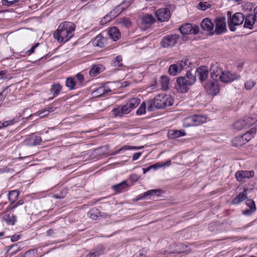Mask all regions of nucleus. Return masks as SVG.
Returning a JSON list of instances; mask_svg holds the SVG:
<instances>
[{"instance_id":"nucleus-1","label":"nucleus","mask_w":257,"mask_h":257,"mask_svg":"<svg viewBox=\"0 0 257 257\" xmlns=\"http://www.w3.org/2000/svg\"><path fill=\"white\" fill-rule=\"evenodd\" d=\"M75 28V26L72 23L64 22L59 26L53 36L59 43H65L72 37Z\"/></svg>"},{"instance_id":"nucleus-2","label":"nucleus","mask_w":257,"mask_h":257,"mask_svg":"<svg viewBox=\"0 0 257 257\" xmlns=\"http://www.w3.org/2000/svg\"><path fill=\"white\" fill-rule=\"evenodd\" d=\"M196 80V74L188 70L184 76L177 78L176 81L179 87L178 89L182 93L187 92Z\"/></svg>"},{"instance_id":"nucleus-3","label":"nucleus","mask_w":257,"mask_h":257,"mask_svg":"<svg viewBox=\"0 0 257 257\" xmlns=\"http://www.w3.org/2000/svg\"><path fill=\"white\" fill-rule=\"evenodd\" d=\"M227 17L228 27L231 32L235 31L236 27L241 25L244 20V16L241 13H236L232 15V12L228 11Z\"/></svg>"},{"instance_id":"nucleus-4","label":"nucleus","mask_w":257,"mask_h":257,"mask_svg":"<svg viewBox=\"0 0 257 257\" xmlns=\"http://www.w3.org/2000/svg\"><path fill=\"white\" fill-rule=\"evenodd\" d=\"M153 100L155 107L158 109L171 106L174 102L173 99L170 95L164 94L157 95Z\"/></svg>"},{"instance_id":"nucleus-5","label":"nucleus","mask_w":257,"mask_h":257,"mask_svg":"<svg viewBox=\"0 0 257 257\" xmlns=\"http://www.w3.org/2000/svg\"><path fill=\"white\" fill-rule=\"evenodd\" d=\"M215 29L212 35L214 34L220 35L227 31L226 26V19L225 17H216L214 20Z\"/></svg>"},{"instance_id":"nucleus-6","label":"nucleus","mask_w":257,"mask_h":257,"mask_svg":"<svg viewBox=\"0 0 257 257\" xmlns=\"http://www.w3.org/2000/svg\"><path fill=\"white\" fill-rule=\"evenodd\" d=\"M256 121V119L251 117L245 116L242 119L236 121L232 126L235 130L239 131L251 126Z\"/></svg>"},{"instance_id":"nucleus-7","label":"nucleus","mask_w":257,"mask_h":257,"mask_svg":"<svg viewBox=\"0 0 257 257\" xmlns=\"http://www.w3.org/2000/svg\"><path fill=\"white\" fill-rule=\"evenodd\" d=\"M180 37V35L176 34L167 35L162 39L160 45L164 48L172 47L177 44Z\"/></svg>"},{"instance_id":"nucleus-8","label":"nucleus","mask_w":257,"mask_h":257,"mask_svg":"<svg viewBox=\"0 0 257 257\" xmlns=\"http://www.w3.org/2000/svg\"><path fill=\"white\" fill-rule=\"evenodd\" d=\"M207 93L212 96L217 95L220 91V87L217 80H210L203 84Z\"/></svg>"},{"instance_id":"nucleus-9","label":"nucleus","mask_w":257,"mask_h":257,"mask_svg":"<svg viewBox=\"0 0 257 257\" xmlns=\"http://www.w3.org/2000/svg\"><path fill=\"white\" fill-rule=\"evenodd\" d=\"M180 33L183 35L197 34L199 32V26L190 23H186L182 25L179 29Z\"/></svg>"},{"instance_id":"nucleus-10","label":"nucleus","mask_w":257,"mask_h":257,"mask_svg":"<svg viewBox=\"0 0 257 257\" xmlns=\"http://www.w3.org/2000/svg\"><path fill=\"white\" fill-rule=\"evenodd\" d=\"M240 78V76L236 73H231L229 71H223L222 75L220 76L219 80L223 83H227L239 79Z\"/></svg>"},{"instance_id":"nucleus-11","label":"nucleus","mask_w":257,"mask_h":257,"mask_svg":"<svg viewBox=\"0 0 257 257\" xmlns=\"http://www.w3.org/2000/svg\"><path fill=\"white\" fill-rule=\"evenodd\" d=\"M210 71L211 78L214 80H217L218 77L219 76V78L220 77L223 70L218 63H214L211 65Z\"/></svg>"},{"instance_id":"nucleus-12","label":"nucleus","mask_w":257,"mask_h":257,"mask_svg":"<svg viewBox=\"0 0 257 257\" xmlns=\"http://www.w3.org/2000/svg\"><path fill=\"white\" fill-rule=\"evenodd\" d=\"M158 20L160 22H165L169 20L171 14L168 8H161L156 13Z\"/></svg>"},{"instance_id":"nucleus-13","label":"nucleus","mask_w":257,"mask_h":257,"mask_svg":"<svg viewBox=\"0 0 257 257\" xmlns=\"http://www.w3.org/2000/svg\"><path fill=\"white\" fill-rule=\"evenodd\" d=\"M208 73L209 72L207 67L202 66L197 68L196 72L194 74L197 75L200 82L203 84L208 77Z\"/></svg>"},{"instance_id":"nucleus-14","label":"nucleus","mask_w":257,"mask_h":257,"mask_svg":"<svg viewBox=\"0 0 257 257\" xmlns=\"http://www.w3.org/2000/svg\"><path fill=\"white\" fill-rule=\"evenodd\" d=\"M200 26L203 30L208 32L210 35H213L211 33L213 32L214 24L211 19L208 18L203 19L200 23Z\"/></svg>"},{"instance_id":"nucleus-15","label":"nucleus","mask_w":257,"mask_h":257,"mask_svg":"<svg viewBox=\"0 0 257 257\" xmlns=\"http://www.w3.org/2000/svg\"><path fill=\"white\" fill-rule=\"evenodd\" d=\"M187 247V246L186 245L182 243L172 244L170 245V248L168 252L170 253L180 254L186 251V248Z\"/></svg>"},{"instance_id":"nucleus-16","label":"nucleus","mask_w":257,"mask_h":257,"mask_svg":"<svg viewBox=\"0 0 257 257\" xmlns=\"http://www.w3.org/2000/svg\"><path fill=\"white\" fill-rule=\"evenodd\" d=\"M188 119L191 122L190 125L193 126L199 125L205 122L206 120V117L201 115H194L188 118Z\"/></svg>"},{"instance_id":"nucleus-17","label":"nucleus","mask_w":257,"mask_h":257,"mask_svg":"<svg viewBox=\"0 0 257 257\" xmlns=\"http://www.w3.org/2000/svg\"><path fill=\"white\" fill-rule=\"evenodd\" d=\"M107 43V39L104 37V33H100L95 37L93 41V44L95 46L101 48L104 47Z\"/></svg>"},{"instance_id":"nucleus-18","label":"nucleus","mask_w":257,"mask_h":257,"mask_svg":"<svg viewBox=\"0 0 257 257\" xmlns=\"http://www.w3.org/2000/svg\"><path fill=\"white\" fill-rule=\"evenodd\" d=\"M254 172L253 171H237L235 173V177L237 181L241 182L244 178H249L254 176Z\"/></svg>"},{"instance_id":"nucleus-19","label":"nucleus","mask_w":257,"mask_h":257,"mask_svg":"<svg viewBox=\"0 0 257 257\" xmlns=\"http://www.w3.org/2000/svg\"><path fill=\"white\" fill-rule=\"evenodd\" d=\"M246 205L249 207L248 209H246L242 211V214L244 215H250L253 212H255L256 210V207L254 202L252 199H247L245 202Z\"/></svg>"},{"instance_id":"nucleus-20","label":"nucleus","mask_w":257,"mask_h":257,"mask_svg":"<svg viewBox=\"0 0 257 257\" xmlns=\"http://www.w3.org/2000/svg\"><path fill=\"white\" fill-rule=\"evenodd\" d=\"M110 38L114 41L118 40L120 37V33L117 27H113L109 29L108 31L106 32Z\"/></svg>"},{"instance_id":"nucleus-21","label":"nucleus","mask_w":257,"mask_h":257,"mask_svg":"<svg viewBox=\"0 0 257 257\" xmlns=\"http://www.w3.org/2000/svg\"><path fill=\"white\" fill-rule=\"evenodd\" d=\"M104 249L105 247L103 245H99L88 254L90 257H98L104 253Z\"/></svg>"},{"instance_id":"nucleus-22","label":"nucleus","mask_w":257,"mask_h":257,"mask_svg":"<svg viewBox=\"0 0 257 257\" xmlns=\"http://www.w3.org/2000/svg\"><path fill=\"white\" fill-rule=\"evenodd\" d=\"M256 128L255 127H253L250 128L249 131L247 132L246 133L241 135L245 143L248 142L252 138H253L256 135Z\"/></svg>"},{"instance_id":"nucleus-23","label":"nucleus","mask_w":257,"mask_h":257,"mask_svg":"<svg viewBox=\"0 0 257 257\" xmlns=\"http://www.w3.org/2000/svg\"><path fill=\"white\" fill-rule=\"evenodd\" d=\"M62 87L59 83H55L51 86L50 90L51 93H53V97L50 98L49 99H52L56 97L62 90Z\"/></svg>"},{"instance_id":"nucleus-24","label":"nucleus","mask_w":257,"mask_h":257,"mask_svg":"<svg viewBox=\"0 0 257 257\" xmlns=\"http://www.w3.org/2000/svg\"><path fill=\"white\" fill-rule=\"evenodd\" d=\"M185 135L186 133L184 130H171L168 133V136L170 139H175Z\"/></svg>"},{"instance_id":"nucleus-25","label":"nucleus","mask_w":257,"mask_h":257,"mask_svg":"<svg viewBox=\"0 0 257 257\" xmlns=\"http://www.w3.org/2000/svg\"><path fill=\"white\" fill-rule=\"evenodd\" d=\"M182 70V69L180 67L178 63L177 62L176 64H173L170 66L168 72L170 75L175 76Z\"/></svg>"},{"instance_id":"nucleus-26","label":"nucleus","mask_w":257,"mask_h":257,"mask_svg":"<svg viewBox=\"0 0 257 257\" xmlns=\"http://www.w3.org/2000/svg\"><path fill=\"white\" fill-rule=\"evenodd\" d=\"M110 91V89H109L107 87L102 86L98 87L97 89H96L94 91V93L96 95V96L101 97L103 96L106 93H107Z\"/></svg>"},{"instance_id":"nucleus-27","label":"nucleus","mask_w":257,"mask_h":257,"mask_svg":"<svg viewBox=\"0 0 257 257\" xmlns=\"http://www.w3.org/2000/svg\"><path fill=\"white\" fill-rule=\"evenodd\" d=\"M126 103L131 110L136 108L140 103L141 100L137 97H134L126 100Z\"/></svg>"},{"instance_id":"nucleus-28","label":"nucleus","mask_w":257,"mask_h":257,"mask_svg":"<svg viewBox=\"0 0 257 257\" xmlns=\"http://www.w3.org/2000/svg\"><path fill=\"white\" fill-rule=\"evenodd\" d=\"M128 187V185L127 184L126 181H123L122 182L114 185L112 186V188L116 193H120L123 190L127 188Z\"/></svg>"},{"instance_id":"nucleus-29","label":"nucleus","mask_w":257,"mask_h":257,"mask_svg":"<svg viewBox=\"0 0 257 257\" xmlns=\"http://www.w3.org/2000/svg\"><path fill=\"white\" fill-rule=\"evenodd\" d=\"M245 191L246 190L244 189V192L240 193L232 200V203L234 204H238L244 201L247 197L246 194L245 193Z\"/></svg>"},{"instance_id":"nucleus-30","label":"nucleus","mask_w":257,"mask_h":257,"mask_svg":"<svg viewBox=\"0 0 257 257\" xmlns=\"http://www.w3.org/2000/svg\"><path fill=\"white\" fill-rule=\"evenodd\" d=\"M245 143L241 136L236 137L232 140V145L236 147H241Z\"/></svg>"},{"instance_id":"nucleus-31","label":"nucleus","mask_w":257,"mask_h":257,"mask_svg":"<svg viewBox=\"0 0 257 257\" xmlns=\"http://www.w3.org/2000/svg\"><path fill=\"white\" fill-rule=\"evenodd\" d=\"M256 17L255 14H254V18L251 17L250 16L246 17V18H244V27L246 28H248L249 29H252V25L254 23V21H255V18Z\"/></svg>"},{"instance_id":"nucleus-32","label":"nucleus","mask_w":257,"mask_h":257,"mask_svg":"<svg viewBox=\"0 0 257 257\" xmlns=\"http://www.w3.org/2000/svg\"><path fill=\"white\" fill-rule=\"evenodd\" d=\"M144 147L143 146H141V147H133V146H124L122 148H121V149L116 151H114L112 153H111L110 154V156H114V155H115L118 153H119L121 151H122V150H139V149H141L142 148H143Z\"/></svg>"},{"instance_id":"nucleus-33","label":"nucleus","mask_w":257,"mask_h":257,"mask_svg":"<svg viewBox=\"0 0 257 257\" xmlns=\"http://www.w3.org/2000/svg\"><path fill=\"white\" fill-rule=\"evenodd\" d=\"M123 8L118 5L109 12V15L112 18H115L123 12Z\"/></svg>"},{"instance_id":"nucleus-34","label":"nucleus","mask_w":257,"mask_h":257,"mask_svg":"<svg viewBox=\"0 0 257 257\" xmlns=\"http://www.w3.org/2000/svg\"><path fill=\"white\" fill-rule=\"evenodd\" d=\"M155 21V18L151 15H145L142 18V22L146 25H152Z\"/></svg>"},{"instance_id":"nucleus-35","label":"nucleus","mask_w":257,"mask_h":257,"mask_svg":"<svg viewBox=\"0 0 257 257\" xmlns=\"http://www.w3.org/2000/svg\"><path fill=\"white\" fill-rule=\"evenodd\" d=\"M100 212L97 209H92L90 210L87 213L88 216L93 220H96L100 214Z\"/></svg>"},{"instance_id":"nucleus-36","label":"nucleus","mask_w":257,"mask_h":257,"mask_svg":"<svg viewBox=\"0 0 257 257\" xmlns=\"http://www.w3.org/2000/svg\"><path fill=\"white\" fill-rule=\"evenodd\" d=\"M170 82V78L166 75H163L161 77V84L162 88L163 90H167L168 89V86Z\"/></svg>"},{"instance_id":"nucleus-37","label":"nucleus","mask_w":257,"mask_h":257,"mask_svg":"<svg viewBox=\"0 0 257 257\" xmlns=\"http://www.w3.org/2000/svg\"><path fill=\"white\" fill-rule=\"evenodd\" d=\"M29 143L27 144L31 146L39 145L42 141V139L39 136H35L34 137L31 138L28 141Z\"/></svg>"},{"instance_id":"nucleus-38","label":"nucleus","mask_w":257,"mask_h":257,"mask_svg":"<svg viewBox=\"0 0 257 257\" xmlns=\"http://www.w3.org/2000/svg\"><path fill=\"white\" fill-rule=\"evenodd\" d=\"M66 86L68 87L70 90L75 89V86L76 85L75 79L72 77H69L67 79L66 81Z\"/></svg>"},{"instance_id":"nucleus-39","label":"nucleus","mask_w":257,"mask_h":257,"mask_svg":"<svg viewBox=\"0 0 257 257\" xmlns=\"http://www.w3.org/2000/svg\"><path fill=\"white\" fill-rule=\"evenodd\" d=\"M161 192L162 190L161 189H153L145 192V195L147 196V197L148 196L151 197L154 196H158L161 194Z\"/></svg>"},{"instance_id":"nucleus-40","label":"nucleus","mask_w":257,"mask_h":257,"mask_svg":"<svg viewBox=\"0 0 257 257\" xmlns=\"http://www.w3.org/2000/svg\"><path fill=\"white\" fill-rule=\"evenodd\" d=\"M19 195V192L16 190L11 191L9 194V199L12 204L15 203V200Z\"/></svg>"},{"instance_id":"nucleus-41","label":"nucleus","mask_w":257,"mask_h":257,"mask_svg":"<svg viewBox=\"0 0 257 257\" xmlns=\"http://www.w3.org/2000/svg\"><path fill=\"white\" fill-rule=\"evenodd\" d=\"M211 6L210 4H208L207 2H200L198 6H197V8L198 9L202 11H205L207 9H209L211 8Z\"/></svg>"},{"instance_id":"nucleus-42","label":"nucleus","mask_w":257,"mask_h":257,"mask_svg":"<svg viewBox=\"0 0 257 257\" xmlns=\"http://www.w3.org/2000/svg\"><path fill=\"white\" fill-rule=\"evenodd\" d=\"M146 112V105L145 102H143L136 111V114L140 115L145 114Z\"/></svg>"},{"instance_id":"nucleus-43","label":"nucleus","mask_w":257,"mask_h":257,"mask_svg":"<svg viewBox=\"0 0 257 257\" xmlns=\"http://www.w3.org/2000/svg\"><path fill=\"white\" fill-rule=\"evenodd\" d=\"M180 67L183 70L185 66H189L191 65V63L189 62V61L187 59L184 58L182 59L181 61L178 62Z\"/></svg>"},{"instance_id":"nucleus-44","label":"nucleus","mask_w":257,"mask_h":257,"mask_svg":"<svg viewBox=\"0 0 257 257\" xmlns=\"http://www.w3.org/2000/svg\"><path fill=\"white\" fill-rule=\"evenodd\" d=\"M119 23L125 26L126 27H129L131 26V22L128 18L124 17L121 18L119 19Z\"/></svg>"},{"instance_id":"nucleus-45","label":"nucleus","mask_w":257,"mask_h":257,"mask_svg":"<svg viewBox=\"0 0 257 257\" xmlns=\"http://www.w3.org/2000/svg\"><path fill=\"white\" fill-rule=\"evenodd\" d=\"M122 57L120 55H118L115 57V60L113 62V64L115 66L121 67L123 66L122 63Z\"/></svg>"},{"instance_id":"nucleus-46","label":"nucleus","mask_w":257,"mask_h":257,"mask_svg":"<svg viewBox=\"0 0 257 257\" xmlns=\"http://www.w3.org/2000/svg\"><path fill=\"white\" fill-rule=\"evenodd\" d=\"M112 19H114V18H111V17L109 15V13L101 19L100 23L101 25H104L110 22Z\"/></svg>"},{"instance_id":"nucleus-47","label":"nucleus","mask_w":257,"mask_h":257,"mask_svg":"<svg viewBox=\"0 0 257 257\" xmlns=\"http://www.w3.org/2000/svg\"><path fill=\"white\" fill-rule=\"evenodd\" d=\"M99 73L100 68L96 66H93L89 71L90 75L93 76H96Z\"/></svg>"},{"instance_id":"nucleus-48","label":"nucleus","mask_w":257,"mask_h":257,"mask_svg":"<svg viewBox=\"0 0 257 257\" xmlns=\"http://www.w3.org/2000/svg\"><path fill=\"white\" fill-rule=\"evenodd\" d=\"M121 110H122V108L120 107H116V108H114V109H113L112 110V112H113V114L114 115V116H121L123 113L122 112H121Z\"/></svg>"},{"instance_id":"nucleus-49","label":"nucleus","mask_w":257,"mask_h":257,"mask_svg":"<svg viewBox=\"0 0 257 257\" xmlns=\"http://www.w3.org/2000/svg\"><path fill=\"white\" fill-rule=\"evenodd\" d=\"M54 110V109L53 107H49L48 109H44L39 113L38 115L40 117H43L45 116H46V114H43V113L47 112V114H49L50 112H52Z\"/></svg>"},{"instance_id":"nucleus-50","label":"nucleus","mask_w":257,"mask_h":257,"mask_svg":"<svg viewBox=\"0 0 257 257\" xmlns=\"http://www.w3.org/2000/svg\"><path fill=\"white\" fill-rule=\"evenodd\" d=\"M131 3L130 1L125 0L122 1L119 5L121 7V8H123V11H124L128 8L131 6Z\"/></svg>"},{"instance_id":"nucleus-51","label":"nucleus","mask_w":257,"mask_h":257,"mask_svg":"<svg viewBox=\"0 0 257 257\" xmlns=\"http://www.w3.org/2000/svg\"><path fill=\"white\" fill-rule=\"evenodd\" d=\"M121 107L122 108L121 112H122L123 114H128L132 111L126 102L125 104L121 106Z\"/></svg>"},{"instance_id":"nucleus-52","label":"nucleus","mask_w":257,"mask_h":257,"mask_svg":"<svg viewBox=\"0 0 257 257\" xmlns=\"http://www.w3.org/2000/svg\"><path fill=\"white\" fill-rule=\"evenodd\" d=\"M18 243H15L12 245L10 246L9 248V250H12V253L15 254L20 249L18 247Z\"/></svg>"},{"instance_id":"nucleus-53","label":"nucleus","mask_w":257,"mask_h":257,"mask_svg":"<svg viewBox=\"0 0 257 257\" xmlns=\"http://www.w3.org/2000/svg\"><path fill=\"white\" fill-rule=\"evenodd\" d=\"M16 220V216L15 215H13L11 217L9 216V219H7V222L9 224L14 225Z\"/></svg>"},{"instance_id":"nucleus-54","label":"nucleus","mask_w":257,"mask_h":257,"mask_svg":"<svg viewBox=\"0 0 257 257\" xmlns=\"http://www.w3.org/2000/svg\"><path fill=\"white\" fill-rule=\"evenodd\" d=\"M254 84H255V82L250 80L245 83L244 87H245V89L249 90L252 87H253Z\"/></svg>"},{"instance_id":"nucleus-55","label":"nucleus","mask_w":257,"mask_h":257,"mask_svg":"<svg viewBox=\"0 0 257 257\" xmlns=\"http://www.w3.org/2000/svg\"><path fill=\"white\" fill-rule=\"evenodd\" d=\"M18 1V0H14L13 1H9L8 0H3L2 4L3 5L5 6H11L14 4L17 3Z\"/></svg>"},{"instance_id":"nucleus-56","label":"nucleus","mask_w":257,"mask_h":257,"mask_svg":"<svg viewBox=\"0 0 257 257\" xmlns=\"http://www.w3.org/2000/svg\"><path fill=\"white\" fill-rule=\"evenodd\" d=\"M23 203H24L23 201L21 200L19 201L18 202H17L16 203H14V204L11 203V204L10 206V208H11V209H14L16 208H17L18 206H19L20 205H22L23 204Z\"/></svg>"},{"instance_id":"nucleus-57","label":"nucleus","mask_w":257,"mask_h":257,"mask_svg":"<svg viewBox=\"0 0 257 257\" xmlns=\"http://www.w3.org/2000/svg\"><path fill=\"white\" fill-rule=\"evenodd\" d=\"M5 91L3 90L0 92V106L2 105L3 101L6 97V95L4 94Z\"/></svg>"},{"instance_id":"nucleus-58","label":"nucleus","mask_w":257,"mask_h":257,"mask_svg":"<svg viewBox=\"0 0 257 257\" xmlns=\"http://www.w3.org/2000/svg\"><path fill=\"white\" fill-rule=\"evenodd\" d=\"M76 78L80 84L82 83L83 81L84 80V77L80 73H78L76 75Z\"/></svg>"},{"instance_id":"nucleus-59","label":"nucleus","mask_w":257,"mask_h":257,"mask_svg":"<svg viewBox=\"0 0 257 257\" xmlns=\"http://www.w3.org/2000/svg\"><path fill=\"white\" fill-rule=\"evenodd\" d=\"M150 104L147 107L148 111H152L153 109V107H155V105L153 104L154 100H152L149 101Z\"/></svg>"},{"instance_id":"nucleus-60","label":"nucleus","mask_w":257,"mask_h":257,"mask_svg":"<svg viewBox=\"0 0 257 257\" xmlns=\"http://www.w3.org/2000/svg\"><path fill=\"white\" fill-rule=\"evenodd\" d=\"M146 198H147V196L145 195V192L143 194H140L139 195H138L136 197V201H139V200H140L144 199H145Z\"/></svg>"},{"instance_id":"nucleus-61","label":"nucleus","mask_w":257,"mask_h":257,"mask_svg":"<svg viewBox=\"0 0 257 257\" xmlns=\"http://www.w3.org/2000/svg\"><path fill=\"white\" fill-rule=\"evenodd\" d=\"M142 155L141 152H138L135 153L133 156V160L136 161L139 159V158Z\"/></svg>"},{"instance_id":"nucleus-62","label":"nucleus","mask_w":257,"mask_h":257,"mask_svg":"<svg viewBox=\"0 0 257 257\" xmlns=\"http://www.w3.org/2000/svg\"><path fill=\"white\" fill-rule=\"evenodd\" d=\"M39 45V43H37L35 44V45L28 51V52H30V54L34 52L35 49Z\"/></svg>"},{"instance_id":"nucleus-63","label":"nucleus","mask_w":257,"mask_h":257,"mask_svg":"<svg viewBox=\"0 0 257 257\" xmlns=\"http://www.w3.org/2000/svg\"><path fill=\"white\" fill-rule=\"evenodd\" d=\"M20 238V235L18 234H14L11 237V240L12 241H17Z\"/></svg>"},{"instance_id":"nucleus-64","label":"nucleus","mask_w":257,"mask_h":257,"mask_svg":"<svg viewBox=\"0 0 257 257\" xmlns=\"http://www.w3.org/2000/svg\"><path fill=\"white\" fill-rule=\"evenodd\" d=\"M131 177L132 180L134 181H137L140 178L139 176L137 175V174H133L131 176Z\"/></svg>"}]
</instances>
